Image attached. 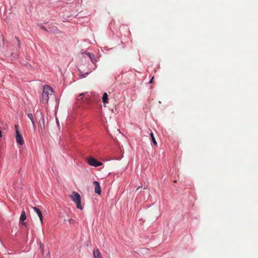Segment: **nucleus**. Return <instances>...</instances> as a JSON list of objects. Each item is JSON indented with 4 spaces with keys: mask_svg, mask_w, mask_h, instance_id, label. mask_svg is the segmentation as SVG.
I'll use <instances>...</instances> for the list:
<instances>
[{
    "mask_svg": "<svg viewBox=\"0 0 258 258\" xmlns=\"http://www.w3.org/2000/svg\"><path fill=\"white\" fill-rule=\"evenodd\" d=\"M52 88L48 85L44 86L43 89V92L40 101L43 103H47L49 99V96L53 94Z\"/></svg>",
    "mask_w": 258,
    "mask_h": 258,
    "instance_id": "f257e3e1",
    "label": "nucleus"
},
{
    "mask_svg": "<svg viewBox=\"0 0 258 258\" xmlns=\"http://www.w3.org/2000/svg\"><path fill=\"white\" fill-rule=\"evenodd\" d=\"M71 199L76 204L78 209L80 210L83 209V207L81 204V197L78 192L73 191L72 195L71 196Z\"/></svg>",
    "mask_w": 258,
    "mask_h": 258,
    "instance_id": "f03ea898",
    "label": "nucleus"
},
{
    "mask_svg": "<svg viewBox=\"0 0 258 258\" xmlns=\"http://www.w3.org/2000/svg\"><path fill=\"white\" fill-rule=\"evenodd\" d=\"M18 126V125H15L16 128H17ZM16 140L17 143L20 145H23L24 143L23 138L22 135L20 134V133L18 131V130H17V129H16Z\"/></svg>",
    "mask_w": 258,
    "mask_h": 258,
    "instance_id": "7ed1b4c3",
    "label": "nucleus"
},
{
    "mask_svg": "<svg viewBox=\"0 0 258 258\" xmlns=\"http://www.w3.org/2000/svg\"><path fill=\"white\" fill-rule=\"evenodd\" d=\"M88 163L90 165L94 167H98L102 165V162L98 161L97 160H96L95 158L93 157H90V158H89L88 160Z\"/></svg>",
    "mask_w": 258,
    "mask_h": 258,
    "instance_id": "20e7f679",
    "label": "nucleus"
},
{
    "mask_svg": "<svg viewBox=\"0 0 258 258\" xmlns=\"http://www.w3.org/2000/svg\"><path fill=\"white\" fill-rule=\"evenodd\" d=\"M93 185L95 186V192L98 195H100L101 189L99 183L97 181H94Z\"/></svg>",
    "mask_w": 258,
    "mask_h": 258,
    "instance_id": "39448f33",
    "label": "nucleus"
},
{
    "mask_svg": "<svg viewBox=\"0 0 258 258\" xmlns=\"http://www.w3.org/2000/svg\"><path fill=\"white\" fill-rule=\"evenodd\" d=\"M34 211L37 214L39 217L41 224H43V216L41 211L37 207H33Z\"/></svg>",
    "mask_w": 258,
    "mask_h": 258,
    "instance_id": "423d86ee",
    "label": "nucleus"
},
{
    "mask_svg": "<svg viewBox=\"0 0 258 258\" xmlns=\"http://www.w3.org/2000/svg\"><path fill=\"white\" fill-rule=\"evenodd\" d=\"M93 254L94 258H102L101 253L98 248L94 249Z\"/></svg>",
    "mask_w": 258,
    "mask_h": 258,
    "instance_id": "0eeeda50",
    "label": "nucleus"
},
{
    "mask_svg": "<svg viewBox=\"0 0 258 258\" xmlns=\"http://www.w3.org/2000/svg\"><path fill=\"white\" fill-rule=\"evenodd\" d=\"M40 115H41V120H40L39 121V125L40 126V127L41 128H44L45 127V120H44V115H43V114L41 112L40 113Z\"/></svg>",
    "mask_w": 258,
    "mask_h": 258,
    "instance_id": "6e6552de",
    "label": "nucleus"
},
{
    "mask_svg": "<svg viewBox=\"0 0 258 258\" xmlns=\"http://www.w3.org/2000/svg\"><path fill=\"white\" fill-rule=\"evenodd\" d=\"M27 116L31 120V122L33 124V127L34 130L35 131L36 130V124L35 123V122H34V120L33 119V114L32 113H28L27 114Z\"/></svg>",
    "mask_w": 258,
    "mask_h": 258,
    "instance_id": "1a4fd4ad",
    "label": "nucleus"
},
{
    "mask_svg": "<svg viewBox=\"0 0 258 258\" xmlns=\"http://www.w3.org/2000/svg\"><path fill=\"white\" fill-rule=\"evenodd\" d=\"M26 219V215L25 211H22L20 217V220L23 222L22 224L25 225V223L24 221Z\"/></svg>",
    "mask_w": 258,
    "mask_h": 258,
    "instance_id": "9d476101",
    "label": "nucleus"
},
{
    "mask_svg": "<svg viewBox=\"0 0 258 258\" xmlns=\"http://www.w3.org/2000/svg\"><path fill=\"white\" fill-rule=\"evenodd\" d=\"M102 101L104 104L108 103V95L106 93H104L103 94V97H102Z\"/></svg>",
    "mask_w": 258,
    "mask_h": 258,
    "instance_id": "9b49d317",
    "label": "nucleus"
},
{
    "mask_svg": "<svg viewBox=\"0 0 258 258\" xmlns=\"http://www.w3.org/2000/svg\"><path fill=\"white\" fill-rule=\"evenodd\" d=\"M85 54L88 55V56L90 58L91 61L92 63H94L95 61V59L94 58V56L92 54H91L90 52H86Z\"/></svg>",
    "mask_w": 258,
    "mask_h": 258,
    "instance_id": "f8f14e48",
    "label": "nucleus"
},
{
    "mask_svg": "<svg viewBox=\"0 0 258 258\" xmlns=\"http://www.w3.org/2000/svg\"><path fill=\"white\" fill-rule=\"evenodd\" d=\"M150 136H151V140H152V142H153V144H154L155 146H156V145H157V142H156V140H155V137H154V136L153 134L152 133H151L150 134Z\"/></svg>",
    "mask_w": 258,
    "mask_h": 258,
    "instance_id": "ddd939ff",
    "label": "nucleus"
},
{
    "mask_svg": "<svg viewBox=\"0 0 258 258\" xmlns=\"http://www.w3.org/2000/svg\"><path fill=\"white\" fill-rule=\"evenodd\" d=\"M51 31L53 33L56 34V33H57V28H56V27H52Z\"/></svg>",
    "mask_w": 258,
    "mask_h": 258,
    "instance_id": "4468645a",
    "label": "nucleus"
},
{
    "mask_svg": "<svg viewBox=\"0 0 258 258\" xmlns=\"http://www.w3.org/2000/svg\"><path fill=\"white\" fill-rule=\"evenodd\" d=\"M15 39H16L17 43H18V47H20L21 46V41L20 39L18 37H15Z\"/></svg>",
    "mask_w": 258,
    "mask_h": 258,
    "instance_id": "2eb2a0df",
    "label": "nucleus"
},
{
    "mask_svg": "<svg viewBox=\"0 0 258 258\" xmlns=\"http://www.w3.org/2000/svg\"><path fill=\"white\" fill-rule=\"evenodd\" d=\"M74 220H73V219H70V220H69V223H70V224H71V223H74Z\"/></svg>",
    "mask_w": 258,
    "mask_h": 258,
    "instance_id": "dca6fc26",
    "label": "nucleus"
},
{
    "mask_svg": "<svg viewBox=\"0 0 258 258\" xmlns=\"http://www.w3.org/2000/svg\"><path fill=\"white\" fill-rule=\"evenodd\" d=\"M153 79H154V77H153L152 78L151 80L149 81V84H151V83H152Z\"/></svg>",
    "mask_w": 258,
    "mask_h": 258,
    "instance_id": "f3484780",
    "label": "nucleus"
},
{
    "mask_svg": "<svg viewBox=\"0 0 258 258\" xmlns=\"http://www.w3.org/2000/svg\"><path fill=\"white\" fill-rule=\"evenodd\" d=\"M41 29H42L43 30H45V31H46V29L44 27H41Z\"/></svg>",
    "mask_w": 258,
    "mask_h": 258,
    "instance_id": "a211bd4d",
    "label": "nucleus"
},
{
    "mask_svg": "<svg viewBox=\"0 0 258 258\" xmlns=\"http://www.w3.org/2000/svg\"><path fill=\"white\" fill-rule=\"evenodd\" d=\"M84 95V93H81L80 94L79 96H81Z\"/></svg>",
    "mask_w": 258,
    "mask_h": 258,
    "instance_id": "6ab92c4d",
    "label": "nucleus"
},
{
    "mask_svg": "<svg viewBox=\"0 0 258 258\" xmlns=\"http://www.w3.org/2000/svg\"><path fill=\"white\" fill-rule=\"evenodd\" d=\"M83 77H85V75H82Z\"/></svg>",
    "mask_w": 258,
    "mask_h": 258,
    "instance_id": "aec40b11",
    "label": "nucleus"
},
{
    "mask_svg": "<svg viewBox=\"0 0 258 258\" xmlns=\"http://www.w3.org/2000/svg\"><path fill=\"white\" fill-rule=\"evenodd\" d=\"M41 248L42 249V251H43L42 247L41 246Z\"/></svg>",
    "mask_w": 258,
    "mask_h": 258,
    "instance_id": "412c9836",
    "label": "nucleus"
}]
</instances>
